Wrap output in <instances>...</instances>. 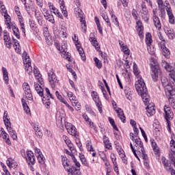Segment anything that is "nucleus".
<instances>
[{"label": "nucleus", "mask_w": 175, "mask_h": 175, "mask_svg": "<svg viewBox=\"0 0 175 175\" xmlns=\"http://www.w3.org/2000/svg\"><path fill=\"white\" fill-rule=\"evenodd\" d=\"M135 88L137 92L142 96L145 105H148V102H150V96L147 94V88L142 79H139L135 82Z\"/></svg>", "instance_id": "1"}, {"label": "nucleus", "mask_w": 175, "mask_h": 175, "mask_svg": "<svg viewBox=\"0 0 175 175\" xmlns=\"http://www.w3.org/2000/svg\"><path fill=\"white\" fill-rule=\"evenodd\" d=\"M151 77L153 81H158V78L162 75V71L158 64V61L154 58L150 59Z\"/></svg>", "instance_id": "2"}, {"label": "nucleus", "mask_w": 175, "mask_h": 175, "mask_svg": "<svg viewBox=\"0 0 175 175\" xmlns=\"http://www.w3.org/2000/svg\"><path fill=\"white\" fill-rule=\"evenodd\" d=\"M4 18L5 19V25H7L8 29H12L16 39H20V31L18 30V27L16 25L13 24V23L10 22V16L5 12L4 13Z\"/></svg>", "instance_id": "3"}, {"label": "nucleus", "mask_w": 175, "mask_h": 175, "mask_svg": "<svg viewBox=\"0 0 175 175\" xmlns=\"http://www.w3.org/2000/svg\"><path fill=\"white\" fill-rule=\"evenodd\" d=\"M56 49L62 53V57L64 58V59H68V62H70V56L68 52V48L65 44H57Z\"/></svg>", "instance_id": "4"}, {"label": "nucleus", "mask_w": 175, "mask_h": 175, "mask_svg": "<svg viewBox=\"0 0 175 175\" xmlns=\"http://www.w3.org/2000/svg\"><path fill=\"white\" fill-rule=\"evenodd\" d=\"M48 79L51 84V88H55L57 84H58V79L57 78V75L54 73V70L53 69L50 70L48 72Z\"/></svg>", "instance_id": "5"}, {"label": "nucleus", "mask_w": 175, "mask_h": 175, "mask_svg": "<svg viewBox=\"0 0 175 175\" xmlns=\"http://www.w3.org/2000/svg\"><path fill=\"white\" fill-rule=\"evenodd\" d=\"M170 151H169V158L171 161V162H172V163H174V165L175 166V142L174 139H172L170 141Z\"/></svg>", "instance_id": "6"}, {"label": "nucleus", "mask_w": 175, "mask_h": 175, "mask_svg": "<svg viewBox=\"0 0 175 175\" xmlns=\"http://www.w3.org/2000/svg\"><path fill=\"white\" fill-rule=\"evenodd\" d=\"M135 28L139 38H144V27L143 26V23L140 19L137 21Z\"/></svg>", "instance_id": "7"}, {"label": "nucleus", "mask_w": 175, "mask_h": 175, "mask_svg": "<svg viewBox=\"0 0 175 175\" xmlns=\"http://www.w3.org/2000/svg\"><path fill=\"white\" fill-rule=\"evenodd\" d=\"M45 92L46 94V98L45 96H43L42 98V103L44 105H46V106H50L51 105V102L50 101L51 99H54V97H53V94L50 93V90L49 88H45Z\"/></svg>", "instance_id": "8"}, {"label": "nucleus", "mask_w": 175, "mask_h": 175, "mask_svg": "<svg viewBox=\"0 0 175 175\" xmlns=\"http://www.w3.org/2000/svg\"><path fill=\"white\" fill-rule=\"evenodd\" d=\"M165 114V120L167 122H169L170 120H173V117L174 114L172 111L169 105H165L163 108Z\"/></svg>", "instance_id": "9"}, {"label": "nucleus", "mask_w": 175, "mask_h": 175, "mask_svg": "<svg viewBox=\"0 0 175 175\" xmlns=\"http://www.w3.org/2000/svg\"><path fill=\"white\" fill-rule=\"evenodd\" d=\"M163 66H164V68H165V69H166V70L170 72L169 76H170L171 81H172V83H175V71L170 69V65H169V64H167V62H163Z\"/></svg>", "instance_id": "10"}, {"label": "nucleus", "mask_w": 175, "mask_h": 175, "mask_svg": "<svg viewBox=\"0 0 175 175\" xmlns=\"http://www.w3.org/2000/svg\"><path fill=\"white\" fill-rule=\"evenodd\" d=\"M92 96L93 98V100H94L96 107L98 109V111H100V113H102V103L100 102V100H99V96H98V93H96V92H92Z\"/></svg>", "instance_id": "11"}, {"label": "nucleus", "mask_w": 175, "mask_h": 175, "mask_svg": "<svg viewBox=\"0 0 175 175\" xmlns=\"http://www.w3.org/2000/svg\"><path fill=\"white\" fill-rule=\"evenodd\" d=\"M23 90L25 94L26 98L29 99V100H32V93L31 92V88L28 83H23Z\"/></svg>", "instance_id": "12"}, {"label": "nucleus", "mask_w": 175, "mask_h": 175, "mask_svg": "<svg viewBox=\"0 0 175 175\" xmlns=\"http://www.w3.org/2000/svg\"><path fill=\"white\" fill-rule=\"evenodd\" d=\"M152 21H153V24L155 28H157L158 31H161V29H162V24H161V21L159 20V17H158L155 14V11H153Z\"/></svg>", "instance_id": "13"}, {"label": "nucleus", "mask_w": 175, "mask_h": 175, "mask_svg": "<svg viewBox=\"0 0 175 175\" xmlns=\"http://www.w3.org/2000/svg\"><path fill=\"white\" fill-rule=\"evenodd\" d=\"M33 73L38 83H39V84L41 85H43L44 82L43 79L42 78V74L39 72V70L38 68H36V66L34 67Z\"/></svg>", "instance_id": "14"}, {"label": "nucleus", "mask_w": 175, "mask_h": 175, "mask_svg": "<svg viewBox=\"0 0 175 175\" xmlns=\"http://www.w3.org/2000/svg\"><path fill=\"white\" fill-rule=\"evenodd\" d=\"M166 12L168 16L170 24L174 25L175 23V18L174 14H173V11L172 10V8L167 6Z\"/></svg>", "instance_id": "15"}, {"label": "nucleus", "mask_w": 175, "mask_h": 175, "mask_svg": "<svg viewBox=\"0 0 175 175\" xmlns=\"http://www.w3.org/2000/svg\"><path fill=\"white\" fill-rule=\"evenodd\" d=\"M26 161L31 163V165H35V155L33 154V152L31 150H28L27 152V157H26Z\"/></svg>", "instance_id": "16"}, {"label": "nucleus", "mask_w": 175, "mask_h": 175, "mask_svg": "<svg viewBox=\"0 0 175 175\" xmlns=\"http://www.w3.org/2000/svg\"><path fill=\"white\" fill-rule=\"evenodd\" d=\"M165 93L166 95H170L169 98H172L175 99V89L173 88V86L172 85H168L165 88Z\"/></svg>", "instance_id": "17"}, {"label": "nucleus", "mask_w": 175, "mask_h": 175, "mask_svg": "<svg viewBox=\"0 0 175 175\" xmlns=\"http://www.w3.org/2000/svg\"><path fill=\"white\" fill-rule=\"evenodd\" d=\"M62 165L64 167V169L68 172L70 173V171L72 170V167H70V164H69V161H68V159L66 157H63L62 159Z\"/></svg>", "instance_id": "18"}, {"label": "nucleus", "mask_w": 175, "mask_h": 175, "mask_svg": "<svg viewBox=\"0 0 175 175\" xmlns=\"http://www.w3.org/2000/svg\"><path fill=\"white\" fill-rule=\"evenodd\" d=\"M49 6L50 10L53 11V13L54 14H57L58 16V17H59V18H62V20H64V16H62V14H61V12H59V11L58 10H57V8L55 7H54L53 3H49Z\"/></svg>", "instance_id": "19"}, {"label": "nucleus", "mask_w": 175, "mask_h": 175, "mask_svg": "<svg viewBox=\"0 0 175 175\" xmlns=\"http://www.w3.org/2000/svg\"><path fill=\"white\" fill-rule=\"evenodd\" d=\"M165 32L167 36H168L169 39H174L175 33H174V30H173V29L170 28V27H165Z\"/></svg>", "instance_id": "20"}, {"label": "nucleus", "mask_w": 175, "mask_h": 175, "mask_svg": "<svg viewBox=\"0 0 175 175\" xmlns=\"http://www.w3.org/2000/svg\"><path fill=\"white\" fill-rule=\"evenodd\" d=\"M76 49L77 51L79 52V55H81L82 61H85V53H84V49H83V47H81V45L80 44H76Z\"/></svg>", "instance_id": "21"}, {"label": "nucleus", "mask_w": 175, "mask_h": 175, "mask_svg": "<svg viewBox=\"0 0 175 175\" xmlns=\"http://www.w3.org/2000/svg\"><path fill=\"white\" fill-rule=\"evenodd\" d=\"M74 12L75 13L76 17L79 18V21H81V18H84V13L81 9H80V8L77 7V8H75Z\"/></svg>", "instance_id": "22"}, {"label": "nucleus", "mask_w": 175, "mask_h": 175, "mask_svg": "<svg viewBox=\"0 0 175 175\" xmlns=\"http://www.w3.org/2000/svg\"><path fill=\"white\" fill-rule=\"evenodd\" d=\"M34 88L39 96L42 97L44 95L43 94V88H42V86L39 83L34 82Z\"/></svg>", "instance_id": "23"}, {"label": "nucleus", "mask_w": 175, "mask_h": 175, "mask_svg": "<svg viewBox=\"0 0 175 175\" xmlns=\"http://www.w3.org/2000/svg\"><path fill=\"white\" fill-rule=\"evenodd\" d=\"M154 107V105L153 103L148 105L146 108L148 114L150 116H154V114H155V109Z\"/></svg>", "instance_id": "24"}, {"label": "nucleus", "mask_w": 175, "mask_h": 175, "mask_svg": "<svg viewBox=\"0 0 175 175\" xmlns=\"http://www.w3.org/2000/svg\"><path fill=\"white\" fill-rule=\"evenodd\" d=\"M161 49L163 51V55H164L165 58H169L170 57V51H169V49H167L165 44H161Z\"/></svg>", "instance_id": "25"}, {"label": "nucleus", "mask_w": 175, "mask_h": 175, "mask_svg": "<svg viewBox=\"0 0 175 175\" xmlns=\"http://www.w3.org/2000/svg\"><path fill=\"white\" fill-rule=\"evenodd\" d=\"M56 121H57V122H62V121H65V114L64 113V112H57Z\"/></svg>", "instance_id": "26"}, {"label": "nucleus", "mask_w": 175, "mask_h": 175, "mask_svg": "<svg viewBox=\"0 0 175 175\" xmlns=\"http://www.w3.org/2000/svg\"><path fill=\"white\" fill-rule=\"evenodd\" d=\"M22 57L25 65L31 64V59L29 58V55H28V53H27V51L23 52Z\"/></svg>", "instance_id": "27"}, {"label": "nucleus", "mask_w": 175, "mask_h": 175, "mask_svg": "<svg viewBox=\"0 0 175 175\" xmlns=\"http://www.w3.org/2000/svg\"><path fill=\"white\" fill-rule=\"evenodd\" d=\"M68 133L71 135V136H76L77 132L76 131V127L73 125H70V127L66 128Z\"/></svg>", "instance_id": "28"}, {"label": "nucleus", "mask_w": 175, "mask_h": 175, "mask_svg": "<svg viewBox=\"0 0 175 175\" xmlns=\"http://www.w3.org/2000/svg\"><path fill=\"white\" fill-rule=\"evenodd\" d=\"M116 111L121 121L122 122H125V115H124V111H122V109H121V108H118V109H116Z\"/></svg>", "instance_id": "29"}, {"label": "nucleus", "mask_w": 175, "mask_h": 175, "mask_svg": "<svg viewBox=\"0 0 175 175\" xmlns=\"http://www.w3.org/2000/svg\"><path fill=\"white\" fill-rule=\"evenodd\" d=\"M44 17H45L46 20L49 21V23H52V24H54L55 23L54 21V16H53L52 14H50L49 13L48 10L45 12V14L44 15Z\"/></svg>", "instance_id": "30"}, {"label": "nucleus", "mask_w": 175, "mask_h": 175, "mask_svg": "<svg viewBox=\"0 0 175 175\" xmlns=\"http://www.w3.org/2000/svg\"><path fill=\"white\" fill-rule=\"evenodd\" d=\"M103 142H104L105 148H108V150H110V148H111V143H110V141L109 140V138L107 137V136L106 135L103 136Z\"/></svg>", "instance_id": "31"}, {"label": "nucleus", "mask_w": 175, "mask_h": 175, "mask_svg": "<svg viewBox=\"0 0 175 175\" xmlns=\"http://www.w3.org/2000/svg\"><path fill=\"white\" fill-rule=\"evenodd\" d=\"M95 23L96 24L98 32L102 35L103 33V30L102 29V26L100 25V22L99 21V18L98 17L94 18Z\"/></svg>", "instance_id": "32"}, {"label": "nucleus", "mask_w": 175, "mask_h": 175, "mask_svg": "<svg viewBox=\"0 0 175 175\" xmlns=\"http://www.w3.org/2000/svg\"><path fill=\"white\" fill-rule=\"evenodd\" d=\"M147 50L150 55H154V54H155V47L154 46V44H148Z\"/></svg>", "instance_id": "33"}, {"label": "nucleus", "mask_w": 175, "mask_h": 175, "mask_svg": "<svg viewBox=\"0 0 175 175\" xmlns=\"http://www.w3.org/2000/svg\"><path fill=\"white\" fill-rule=\"evenodd\" d=\"M81 27L83 32L85 33L87 32V23H85V18H81Z\"/></svg>", "instance_id": "34"}, {"label": "nucleus", "mask_w": 175, "mask_h": 175, "mask_svg": "<svg viewBox=\"0 0 175 175\" xmlns=\"http://www.w3.org/2000/svg\"><path fill=\"white\" fill-rule=\"evenodd\" d=\"M70 175H79L80 174V169L76 168L75 166H71V170L70 172Z\"/></svg>", "instance_id": "35"}, {"label": "nucleus", "mask_w": 175, "mask_h": 175, "mask_svg": "<svg viewBox=\"0 0 175 175\" xmlns=\"http://www.w3.org/2000/svg\"><path fill=\"white\" fill-rule=\"evenodd\" d=\"M135 147H139L141 150L144 149L143 142H142V139H140L139 137L135 139Z\"/></svg>", "instance_id": "36"}, {"label": "nucleus", "mask_w": 175, "mask_h": 175, "mask_svg": "<svg viewBox=\"0 0 175 175\" xmlns=\"http://www.w3.org/2000/svg\"><path fill=\"white\" fill-rule=\"evenodd\" d=\"M161 81L165 90H166V87L171 85H169V81L167 80V78H166L165 77H161Z\"/></svg>", "instance_id": "37"}, {"label": "nucleus", "mask_w": 175, "mask_h": 175, "mask_svg": "<svg viewBox=\"0 0 175 175\" xmlns=\"http://www.w3.org/2000/svg\"><path fill=\"white\" fill-rule=\"evenodd\" d=\"M66 68L68 69V72H70L72 75L74 79L77 80V75H76V72H75V70H73V69L70 68V65H66Z\"/></svg>", "instance_id": "38"}, {"label": "nucleus", "mask_w": 175, "mask_h": 175, "mask_svg": "<svg viewBox=\"0 0 175 175\" xmlns=\"http://www.w3.org/2000/svg\"><path fill=\"white\" fill-rule=\"evenodd\" d=\"M120 49H121L122 53H124V54H125V55H129V53L131 51L129 50V48L128 47V46L121 45Z\"/></svg>", "instance_id": "39"}, {"label": "nucleus", "mask_w": 175, "mask_h": 175, "mask_svg": "<svg viewBox=\"0 0 175 175\" xmlns=\"http://www.w3.org/2000/svg\"><path fill=\"white\" fill-rule=\"evenodd\" d=\"M111 17L112 20V23H114L116 27H120V23H118V18H117V16L113 14V12H111Z\"/></svg>", "instance_id": "40"}, {"label": "nucleus", "mask_w": 175, "mask_h": 175, "mask_svg": "<svg viewBox=\"0 0 175 175\" xmlns=\"http://www.w3.org/2000/svg\"><path fill=\"white\" fill-rule=\"evenodd\" d=\"M131 14L134 20H135V21L140 20V16H139V14L137 13V11L135 9L132 10Z\"/></svg>", "instance_id": "41"}, {"label": "nucleus", "mask_w": 175, "mask_h": 175, "mask_svg": "<svg viewBox=\"0 0 175 175\" xmlns=\"http://www.w3.org/2000/svg\"><path fill=\"white\" fill-rule=\"evenodd\" d=\"M102 17L103 20L105 21V23H107L108 27L111 28V23H110V19L109 18V16H107L106 14H103Z\"/></svg>", "instance_id": "42"}, {"label": "nucleus", "mask_w": 175, "mask_h": 175, "mask_svg": "<svg viewBox=\"0 0 175 175\" xmlns=\"http://www.w3.org/2000/svg\"><path fill=\"white\" fill-rule=\"evenodd\" d=\"M55 95H56L57 99H58L59 100H60V102H62V103H64V105L66 104L67 102L65 100V98H64L62 97V96H61V95L59 94V91H56V92H55Z\"/></svg>", "instance_id": "43"}, {"label": "nucleus", "mask_w": 175, "mask_h": 175, "mask_svg": "<svg viewBox=\"0 0 175 175\" xmlns=\"http://www.w3.org/2000/svg\"><path fill=\"white\" fill-rule=\"evenodd\" d=\"M146 44H151L152 43V38L151 36V33H148L146 35Z\"/></svg>", "instance_id": "44"}, {"label": "nucleus", "mask_w": 175, "mask_h": 175, "mask_svg": "<svg viewBox=\"0 0 175 175\" xmlns=\"http://www.w3.org/2000/svg\"><path fill=\"white\" fill-rule=\"evenodd\" d=\"M25 68L28 75H31L32 73V66H31V63L25 64Z\"/></svg>", "instance_id": "45"}, {"label": "nucleus", "mask_w": 175, "mask_h": 175, "mask_svg": "<svg viewBox=\"0 0 175 175\" xmlns=\"http://www.w3.org/2000/svg\"><path fill=\"white\" fill-rule=\"evenodd\" d=\"M79 159H81V162H82L83 165L87 167L89 166L88 163H87V160L84 157V154H79Z\"/></svg>", "instance_id": "46"}, {"label": "nucleus", "mask_w": 175, "mask_h": 175, "mask_svg": "<svg viewBox=\"0 0 175 175\" xmlns=\"http://www.w3.org/2000/svg\"><path fill=\"white\" fill-rule=\"evenodd\" d=\"M162 163H163V165L165 166V169H166V170H167V172H171L172 170L173 169V168L171 167V165H170L169 163H167V161H162Z\"/></svg>", "instance_id": "47"}, {"label": "nucleus", "mask_w": 175, "mask_h": 175, "mask_svg": "<svg viewBox=\"0 0 175 175\" xmlns=\"http://www.w3.org/2000/svg\"><path fill=\"white\" fill-rule=\"evenodd\" d=\"M159 10H160L159 17H161V18L164 19L165 17H166V12L165 11V8H159Z\"/></svg>", "instance_id": "48"}, {"label": "nucleus", "mask_w": 175, "mask_h": 175, "mask_svg": "<svg viewBox=\"0 0 175 175\" xmlns=\"http://www.w3.org/2000/svg\"><path fill=\"white\" fill-rule=\"evenodd\" d=\"M3 136V139L5 140V142L7 144H10V139H9V135L6 133H4L3 134H1Z\"/></svg>", "instance_id": "49"}, {"label": "nucleus", "mask_w": 175, "mask_h": 175, "mask_svg": "<svg viewBox=\"0 0 175 175\" xmlns=\"http://www.w3.org/2000/svg\"><path fill=\"white\" fill-rule=\"evenodd\" d=\"M13 47L18 54H21V46H20V44L13 45Z\"/></svg>", "instance_id": "50"}, {"label": "nucleus", "mask_w": 175, "mask_h": 175, "mask_svg": "<svg viewBox=\"0 0 175 175\" xmlns=\"http://www.w3.org/2000/svg\"><path fill=\"white\" fill-rule=\"evenodd\" d=\"M168 102L170 106H172V109H175V98H168Z\"/></svg>", "instance_id": "51"}, {"label": "nucleus", "mask_w": 175, "mask_h": 175, "mask_svg": "<svg viewBox=\"0 0 175 175\" xmlns=\"http://www.w3.org/2000/svg\"><path fill=\"white\" fill-rule=\"evenodd\" d=\"M7 165L10 169H12V166L14 165V161L10 158L8 159Z\"/></svg>", "instance_id": "52"}, {"label": "nucleus", "mask_w": 175, "mask_h": 175, "mask_svg": "<svg viewBox=\"0 0 175 175\" xmlns=\"http://www.w3.org/2000/svg\"><path fill=\"white\" fill-rule=\"evenodd\" d=\"M152 146L153 147V150L154 151L155 154H159V148L157 146V144L155 142H152Z\"/></svg>", "instance_id": "53"}, {"label": "nucleus", "mask_w": 175, "mask_h": 175, "mask_svg": "<svg viewBox=\"0 0 175 175\" xmlns=\"http://www.w3.org/2000/svg\"><path fill=\"white\" fill-rule=\"evenodd\" d=\"M37 158L39 163H41V165L44 163V157H43V154L38 155Z\"/></svg>", "instance_id": "54"}, {"label": "nucleus", "mask_w": 175, "mask_h": 175, "mask_svg": "<svg viewBox=\"0 0 175 175\" xmlns=\"http://www.w3.org/2000/svg\"><path fill=\"white\" fill-rule=\"evenodd\" d=\"M19 23H20L21 29L22 30V32H23L24 36H25V27L24 25V22H23V21L21 19V20H19Z\"/></svg>", "instance_id": "55"}, {"label": "nucleus", "mask_w": 175, "mask_h": 175, "mask_svg": "<svg viewBox=\"0 0 175 175\" xmlns=\"http://www.w3.org/2000/svg\"><path fill=\"white\" fill-rule=\"evenodd\" d=\"M72 158V161L75 164V166H77V169H80V163L78 162L77 159H76V157H75V156L73 154L71 155Z\"/></svg>", "instance_id": "56"}, {"label": "nucleus", "mask_w": 175, "mask_h": 175, "mask_svg": "<svg viewBox=\"0 0 175 175\" xmlns=\"http://www.w3.org/2000/svg\"><path fill=\"white\" fill-rule=\"evenodd\" d=\"M142 18L146 22L148 23V20H150V16L148 14H141Z\"/></svg>", "instance_id": "57"}, {"label": "nucleus", "mask_w": 175, "mask_h": 175, "mask_svg": "<svg viewBox=\"0 0 175 175\" xmlns=\"http://www.w3.org/2000/svg\"><path fill=\"white\" fill-rule=\"evenodd\" d=\"M94 61L97 68H98V69H100V68H102V63H100V62L98 60V59L97 57H95L94 59Z\"/></svg>", "instance_id": "58"}, {"label": "nucleus", "mask_w": 175, "mask_h": 175, "mask_svg": "<svg viewBox=\"0 0 175 175\" xmlns=\"http://www.w3.org/2000/svg\"><path fill=\"white\" fill-rule=\"evenodd\" d=\"M124 94H126V96L127 99H129V96H131V95H132V91H131V89H129V88H127L124 90Z\"/></svg>", "instance_id": "59"}, {"label": "nucleus", "mask_w": 175, "mask_h": 175, "mask_svg": "<svg viewBox=\"0 0 175 175\" xmlns=\"http://www.w3.org/2000/svg\"><path fill=\"white\" fill-rule=\"evenodd\" d=\"M157 5L159 6V9L165 8V5H163V0H157Z\"/></svg>", "instance_id": "60"}, {"label": "nucleus", "mask_w": 175, "mask_h": 175, "mask_svg": "<svg viewBox=\"0 0 175 175\" xmlns=\"http://www.w3.org/2000/svg\"><path fill=\"white\" fill-rule=\"evenodd\" d=\"M43 33H44V36H45L46 38H49L50 36V33H49V28L44 27Z\"/></svg>", "instance_id": "61"}, {"label": "nucleus", "mask_w": 175, "mask_h": 175, "mask_svg": "<svg viewBox=\"0 0 175 175\" xmlns=\"http://www.w3.org/2000/svg\"><path fill=\"white\" fill-rule=\"evenodd\" d=\"M86 146L88 151H94V148H92V144H91V142L88 141Z\"/></svg>", "instance_id": "62"}, {"label": "nucleus", "mask_w": 175, "mask_h": 175, "mask_svg": "<svg viewBox=\"0 0 175 175\" xmlns=\"http://www.w3.org/2000/svg\"><path fill=\"white\" fill-rule=\"evenodd\" d=\"M72 106L76 107L77 110H80L81 105L79 103V101H75V103H73Z\"/></svg>", "instance_id": "63"}, {"label": "nucleus", "mask_w": 175, "mask_h": 175, "mask_svg": "<svg viewBox=\"0 0 175 175\" xmlns=\"http://www.w3.org/2000/svg\"><path fill=\"white\" fill-rule=\"evenodd\" d=\"M72 39L75 44H79V37H77L76 34H74V36L72 37Z\"/></svg>", "instance_id": "64"}]
</instances>
